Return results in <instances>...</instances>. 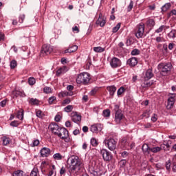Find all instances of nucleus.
Listing matches in <instances>:
<instances>
[{
  "label": "nucleus",
  "mask_w": 176,
  "mask_h": 176,
  "mask_svg": "<svg viewBox=\"0 0 176 176\" xmlns=\"http://www.w3.org/2000/svg\"><path fill=\"white\" fill-rule=\"evenodd\" d=\"M67 164L69 166V173L70 175H72L76 170L79 171L82 167H83V163H82V160L76 155H72L67 160Z\"/></svg>",
  "instance_id": "f257e3e1"
},
{
  "label": "nucleus",
  "mask_w": 176,
  "mask_h": 176,
  "mask_svg": "<svg viewBox=\"0 0 176 176\" xmlns=\"http://www.w3.org/2000/svg\"><path fill=\"white\" fill-rule=\"evenodd\" d=\"M159 71L160 72L161 75L162 76H166V75H168L171 71V68H173V65L171 63H160L157 67Z\"/></svg>",
  "instance_id": "f03ea898"
},
{
  "label": "nucleus",
  "mask_w": 176,
  "mask_h": 176,
  "mask_svg": "<svg viewBox=\"0 0 176 176\" xmlns=\"http://www.w3.org/2000/svg\"><path fill=\"white\" fill-rule=\"evenodd\" d=\"M89 82L90 74L87 72L80 74L76 78V82L78 85H87Z\"/></svg>",
  "instance_id": "7ed1b4c3"
},
{
  "label": "nucleus",
  "mask_w": 176,
  "mask_h": 176,
  "mask_svg": "<svg viewBox=\"0 0 176 176\" xmlns=\"http://www.w3.org/2000/svg\"><path fill=\"white\" fill-rule=\"evenodd\" d=\"M59 138L61 140H64L65 142H71V138H69V132L65 127H61L60 129L59 132L56 134Z\"/></svg>",
  "instance_id": "20e7f679"
},
{
  "label": "nucleus",
  "mask_w": 176,
  "mask_h": 176,
  "mask_svg": "<svg viewBox=\"0 0 176 176\" xmlns=\"http://www.w3.org/2000/svg\"><path fill=\"white\" fill-rule=\"evenodd\" d=\"M114 111L116 113V116H115L116 122L117 123V124H120V122H122V120L123 119V118H124V116L122 113V110L119 109V105L118 104H116L114 106Z\"/></svg>",
  "instance_id": "39448f33"
},
{
  "label": "nucleus",
  "mask_w": 176,
  "mask_h": 176,
  "mask_svg": "<svg viewBox=\"0 0 176 176\" xmlns=\"http://www.w3.org/2000/svg\"><path fill=\"white\" fill-rule=\"evenodd\" d=\"M100 155L102 156L103 160L104 162H111L113 156L112 153L105 148H102L100 152Z\"/></svg>",
  "instance_id": "423d86ee"
},
{
  "label": "nucleus",
  "mask_w": 176,
  "mask_h": 176,
  "mask_svg": "<svg viewBox=\"0 0 176 176\" xmlns=\"http://www.w3.org/2000/svg\"><path fill=\"white\" fill-rule=\"evenodd\" d=\"M53 52V48L50 45H43L40 52L41 57H45V56H48Z\"/></svg>",
  "instance_id": "0eeeda50"
},
{
  "label": "nucleus",
  "mask_w": 176,
  "mask_h": 176,
  "mask_svg": "<svg viewBox=\"0 0 176 176\" xmlns=\"http://www.w3.org/2000/svg\"><path fill=\"white\" fill-rule=\"evenodd\" d=\"M104 144L107 145L108 149L109 151H115L116 149V145L118 144V142L115 141V139L110 138L104 140Z\"/></svg>",
  "instance_id": "6e6552de"
},
{
  "label": "nucleus",
  "mask_w": 176,
  "mask_h": 176,
  "mask_svg": "<svg viewBox=\"0 0 176 176\" xmlns=\"http://www.w3.org/2000/svg\"><path fill=\"white\" fill-rule=\"evenodd\" d=\"M89 172L90 174H91L94 176H101L102 175V171L100 168H98V166L94 165L89 166Z\"/></svg>",
  "instance_id": "1a4fd4ad"
},
{
  "label": "nucleus",
  "mask_w": 176,
  "mask_h": 176,
  "mask_svg": "<svg viewBox=\"0 0 176 176\" xmlns=\"http://www.w3.org/2000/svg\"><path fill=\"white\" fill-rule=\"evenodd\" d=\"M168 104L166 105L167 109H171L173 107H174V104H175V97L176 94H168Z\"/></svg>",
  "instance_id": "9d476101"
},
{
  "label": "nucleus",
  "mask_w": 176,
  "mask_h": 176,
  "mask_svg": "<svg viewBox=\"0 0 176 176\" xmlns=\"http://www.w3.org/2000/svg\"><path fill=\"white\" fill-rule=\"evenodd\" d=\"M145 31V25L144 23L138 25V30L135 34L136 38L138 39L144 36V32Z\"/></svg>",
  "instance_id": "9b49d317"
},
{
  "label": "nucleus",
  "mask_w": 176,
  "mask_h": 176,
  "mask_svg": "<svg viewBox=\"0 0 176 176\" xmlns=\"http://www.w3.org/2000/svg\"><path fill=\"white\" fill-rule=\"evenodd\" d=\"M49 129L55 135H57L58 133L60 131V129H61V126H58L57 123L52 122L49 125Z\"/></svg>",
  "instance_id": "f8f14e48"
},
{
  "label": "nucleus",
  "mask_w": 176,
  "mask_h": 176,
  "mask_svg": "<svg viewBox=\"0 0 176 176\" xmlns=\"http://www.w3.org/2000/svg\"><path fill=\"white\" fill-rule=\"evenodd\" d=\"M71 116L72 122L77 123V124H79L82 121V116L78 114V112L73 111L71 113Z\"/></svg>",
  "instance_id": "ddd939ff"
},
{
  "label": "nucleus",
  "mask_w": 176,
  "mask_h": 176,
  "mask_svg": "<svg viewBox=\"0 0 176 176\" xmlns=\"http://www.w3.org/2000/svg\"><path fill=\"white\" fill-rule=\"evenodd\" d=\"M110 65L112 68H118V67L122 65V61H120L119 58L113 57L110 61Z\"/></svg>",
  "instance_id": "4468645a"
},
{
  "label": "nucleus",
  "mask_w": 176,
  "mask_h": 176,
  "mask_svg": "<svg viewBox=\"0 0 176 176\" xmlns=\"http://www.w3.org/2000/svg\"><path fill=\"white\" fill-rule=\"evenodd\" d=\"M107 18L102 17V14H99L98 19L96 21V24L98 25H100V27H104L105 25V23H107L106 21Z\"/></svg>",
  "instance_id": "2eb2a0df"
},
{
  "label": "nucleus",
  "mask_w": 176,
  "mask_h": 176,
  "mask_svg": "<svg viewBox=\"0 0 176 176\" xmlns=\"http://www.w3.org/2000/svg\"><path fill=\"white\" fill-rule=\"evenodd\" d=\"M50 148L46 147H43L40 151L42 157H47V156H50Z\"/></svg>",
  "instance_id": "dca6fc26"
},
{
  "label": "nucleus",
  "mask_w": 176,
  "mask_h": 176,
  "mask_svg": "<svg viewBox=\"0 0 176 176\" xmlns=\"http://www.w3.org/2000/svg\"><path fill=\"white\" fill-rule=\"evenodd\" d=\"M126 64L129 67H135L138 64V60L135 57H132L127 60Z\"/></svg>",
  "instance_id": "f3484780"
},
{
  "label": "nucleus",
  "mask_w": 176,
  "mask_h": 176,
  "mask_svg": "<svg viewBox=\"0 0 176 176\" xmlns=\"http://www.w3.org/2000/svg\"><path fill=\"white\" fill-rule=\"evenodd\" d=\"M101 130L102 129L100 124H96L90 127V131L92 133H97V131H101Z\"/></svg>",
  "instance_id": "a211bd4d"
},
{
  "label": "nucleus",
  "mask_w": 176,
  "mask_h": 176,
  "mask_svg": "<svg viewBox=\"0 0 176 176\" xmlns=\"http://www.w3.org/2000/svg\"><path fill=\"white\" fill-rule=\"evenodd\" d=\"M78 50V45L69 46L68 49L64 51L65 54L67 53H75Z\"/></svg>",
  "instance_id": "6ab92c4d"
},
{
  "label": "nucleus",
  "mask_w": 176,
  "mask_h": 176,
  "mask_svg": "<svg viewBox=\"0 0 176 176\" xmlns=\"http://www.w3.org/2000/svg\"><path fill=\"white\" fill-rule=\"evenodd\" d=\"M120 145L122 148H127L130 143L129 142V139L127 138H123L120 141Z\"/></svg>",
  "instance_id": "aec40b11"
},
{
  "label": "nucleus",
  "mask_w": 176,
  "mask_h": 176,
  "mask_svg": "<svg viewBox=\"0 0 176 176\" xmlns=\"http://www.w3.org/2000/svg\"><path fill=\"white\" fill-rule=\"evenodd\" d=\"M107 90L109 92L111 97H113L115 93L116 92V87L110 86L107 87Z\"/></svg>",
  "instance_id": "412c9836"
},
{
  "label": "nucleus",
  "mask_w": 176,
  "mask_h": 176,
  "mask_svg": "<svg viewBox=\"0 0 176 176\" xmlns=\"http://www.w3.org/2000/svg\"><path fill=\"white\" fill-rule=\"evenodd\" d=\"M153 77V73H152V70L148 69L146 72L145 76H144V80H149L151 78Z\"/></svg>",
  "instance_id": "4be33fe9"
},
{
  "label": "nucleus",
  "mask_w": 176,
  "mask_h": 176,
  "mask_svg": "<svg viewBox=\"0 0 176 176\" xmlns=\"http://www.w3.org/2000/svg\"><path fill=\"white\" fill-rule=\"evenodd\" d=\"M155 24H156V23L153 19H148L146 22V25L147 27H150V28H153V27H155Z\"/></svg>",
  "instance_id": "5701e85b"
},
{
  "label": "nucleus",
  "mask_w": 176,
  "mask_h": 176,
  "mask_svg": "<svg viewBox=\"0 0 176 176\" xmlns=\"http://www.w3.org/2000/svg\"><path fill=\"white\" fill-rule=\"evenodd\" d=\"M142 151L144 152V153H151V147L148 146V144H143L142 147Z\"/></svg>",
  "instance_id": "b1692460"
},
{
  "label": "nucleus",
  "mask_w": 176,
  "mask_h": 176,
  "mask_svg": "<svg viewBox=\"0 0 176 176\" xmlns=\"http://www.w3.org/2000/svg\"><path fill=\"white\" fill-rule=\"evenodd\" d=\"M171 8V3H166L162 7V12H167Z\"/></svg>",
  "instance_id": "393cba45"
},
{
  "label": "nucleus",
  "mask_w": 176,
  "mask_h": 176,
  "mask_svg": "<svg viewBox=\"0 0 176 176\" xmlns=\"http://www.w3.org/2000/svg\"><path fill=\"white\" fill-rule=\"evenodd\" d=\"M153 85V82L144 80V82L142 85V87H151Z\"/></svg>",
  "instance_id": "a878e982"
},
{
  "label": "nucleus",
  "mask_w": 176,
  "mask_h": 176,
  "mask_svg": "<svg viewBox=\"0 0 176 176\" xmlns=\"http://www.w3.org/2000/svg\"><path fill=\"white\" fill-rule=\"evenodd\" d=\"M29 104H31V105H39V100L36 98H31L29 100Z\"/></svg>",
  "instance_id": "bb28decb"
},
{
  "label": "nucleus",
  "mask_w": 176,
  "mask_h": 176,
  "mask_svg": "<svg viewBox=\"0 0 176 176\" xmlns=\"http://www.w3.org/2000/svg\"><path fill=\"white\" fill-rule=\"evenodd\" d=\"M160 151H162V148L159 146L150 148V152L153 153H157V152H160Z\"/></svg>",
  "instance_id": "cd10ccee"
},
{
  "label": "nucleus",
  "mask_w": 176,
  "mask_h": 176,
  "mask_svg": "<svg viewBox=\"0 0 176 176\" xmlns=\"http://www.w3.org/2000/svg\"><path fill=\"white\" fill-rule=\"evenodd\" d=\"M16 118L20 119V120H23L24 118V110H22V111H19L16 114Z\"/></svg>",
  "instance_id": "c85d7f7f"
},
{
  "label": "nucleus",
  "mask_w": 176,
  "mask_h": 176,
  "mask_svg": "<svg viewBox=\"0 0 176 176\" xmlns=\"http://www.w3.org/2000/svg\"><path fill=\"white\" fill-rule=\"evenodd\" d=\"M164 149V151H170V144L166 143L161 144V150Z\"/></svg>",
  "instance_id": "c756f323"
},
{
  "label": "nucleus",
  "mask_w": 176,
  "mask_h": 176,
  "mask_svg": "<svg viewBox=\"0 0 176 176\" xmlns=\"http://www.w3.org/2000/svg\"><path fill=\"white\" fill-rule=\"evenodd\" d=\"M105 50V48H103L102 47H94V51L96 52V53H102Z\"/></svg>",
  "instance_id": "7c9ffc66"
},
{
  "label": "nucleus",
  "mask_w": 176,
  "mask_h": 176,
  "mask_svg": "<svg viewBox=\"0 0 176 176\" xmlns=\"http://www.w3.org/2000/svg\"><path fill=\"white\" fill-rule=\"evenodd\" d=\"M91 144L92 146H98V140L94 138H92L90 140Z\"/></svg>",
  "instance_id": "2f4dec72"
},
{
  "label": "nucleus",
  "mask_w": 176,
  "mask_h": 176,
  "mask_svg": "<svg viewBox=\"0 0 176 176\" xmlns=\"http://www.w3.org/2000/svg\"><path fill=\"white\" fill-rule=\"evenodd\" d=\"M124 91H126V88H124V87H120L117 91V94H118V97L122 96V94H123V93H124Z\"/></svg>",
  "instance_id": "473e14b6"
},
{
  "label": "nucleus",
  "mask_w": 176,
  "mask_h": 176,
  "mask_svg": "<svg viewBox=\"0 0 176 176\" xmlns=\"http://www.w3.org/2000/svg\"><path fill=\"white\" fill-rule=\"evenodd\" d=\"M67 96H72V94L67 91H62L58 94V97H67Z\"/></svg>",
  "instance_id": "72a5a7b5"
},
{
  "label": "nucleus",
  "mask_w": 176,
  "mask_h": 176,
  "mask_svg": "<svg viewBox=\"0 0 176 176\" xmlns=\"http://www.w3.org/2000/svg\"><path fill=\"white\" fill-rule=\"evenodd\" d=\"M72 109H74V106L72 105H67L64 108L65 112L67 113L72 112Z\"/></svg>",
  "instance_id": "f704fd0d"
},
{
  "label": "nucleus",
  "mask_w": 176,
  "mask_h": 176,
  "mask_svg": "<svg viewBox=\"0 0 176 176\" xmlns=\"http://www.w3.org/2000/svg\"><path fill=\"white\" fill-rule=\"evenodd\" d=\"M38 173H39L38 168H34L30 173V176H38Z\"/></svg>",
  "instance_id": "c9c22d12"
},
{
  "label": "nucleus",
  "mask_w": 176,
  "mask_h": 176,
  "mask_svg": "<svg viewBox=\"0 0 176 176\" xmlns=\"http://www.w3.org/2000/svg\"><path fill=\"white\" fill-rule=\"evenodd\" d=\"M23 173L24 172H23V170H18L14 172V173L12 174V176H23Z\"/></svg>",
  "instance_id": "e433bc0d"
},
{
  "label": "nucleus",
  "mask_w": 176,
  "mask_h": 176,
  "mask_svg": "<svg viewBox=\"0 0 176 176\" xmlns=\"http://www.w3.org/2000/svg\"><path fill=\"white\" fill-rule=\"evenodd\" d=\"M103 116L105 118H109L111 116V111L109 109H106L103 111Z\"/></svg>",
  "instance_id": "4c0bfd02"
},
{
  "label": "nucleus",
  "mask_w": 176,
  "mask_h": 176,
  "mask_svg": "<svg viewBox=\"0 0 176 176\" xmlns=\"http://www.w3.org/2000/svg\"><path fill=\"white\" fill-rule=\"evenodd\" d=\"M53 157L55 160H61L63 159V156L60 153H56L53 155Z\"/></svg>",
  "instance_id": "58836bf2"
},
{
  "label": "nucleus",
  "mask_w": 176,
  "mask_h": 176,
  "mask_svg": "<svg viewBox=\"0 0 176 176\" xmlns=\"http://www.w3.org/2000/svg\"><path fill=\"white\" fill-rule=\"evenodd\" d=\"M120 28V23H118L116 26H115L114 28H113V30L112 32H113V34H115L116 32H118V31H119Z\"/></svg>",
  "instance_id": "ea45409f"
},
{
  "label": "nucleus",
  "mask_w": 176,
  "mask_h": 176,
  "mask_svg": "<svg viewBox=\"0 0 176 176\" xmlns=\"http://www.w3.org/2000/svg\"><path fill=\"white\" fill-rule=\"evenodd\" d=\"M10 140L7 137H3V145H8L10 144Z\"/></svg>",
  "instance_id": "a19ab883"
},
{
  "label": "nucleus",
  "mask_w": 176,
  "mask_h": 176,
  "mask_svg": "<svg viewBox=\"0 0 176 176\" xmlns=\"http://www.w3.org/2000/svg\"><path fill=\"white\" fill-rule=\"evenodd\" d=\"M133 6H134V1H131L129 5L127 7V12H131Z\"/></svg>",
  "instance_id": "79ce46f5"
},
{
  "label": "nucleus",
  "mask_w": 176,
  "mask_h": 176,
  "mask_svg": "<svg viewBox=\"0 0 176 176\" xmlns=\"http://www.w3.org/2000/svg\"><path fill=\"white\" fill-rule=\"evenodd\" d=\"M16 67H17V61L14 60H12L10 63V68L14 69V68H16Z\"/></svg>",
  "instance_id": "37998d69"
},
{
  "label": "nucleus",
  "mask_w": 176,
  "mask_h": 176,
  "mask_svg": "<svg viewBox=\"0 0 176 176\" xmlns=\"http://www.w3.org/2000/svg\"><path fill=\"white\" fill-rule=\"evenodd\" d=\"M166 168L168 171L171 170V161L168 160L166 162Z\"/></svg>",
  "instance_id": "c03bdc74"
},
{
  "label": "nucleus",
  "mask_w": 176,
  "mask_h": 176,
  "mask_svg": "<svg viewBox=\"0 0 176 176\" xmlns=\"http://www.w3.org/2000/svg\"><path fill=\"white\" fill-rule=\"evenodd\" d=\"M43 91L46 94H49L52 93V88H50L49 87H45L43 88Z\"/></svg>",
  "instance_id": "a18cd8bd"
},
{
  "label": "nucleus",
  "mask_w": 176,
  "mask_h": 176,
  "mask_svg": "<svg viewBox=\"0 0 176 176\" xmlns=\"http://www.w3.org/2000/svg\"><path fill=\"white\" fill-rule=\"evenodd\" d=\"M28 83L29 85H30L31 86H32L33 85H35V78L34 77H30L28 79Z\"/></svg>",
  "instance_id": "49530a36"
},
{
  "label": "nucleus",
  "mask_w": 176,
  "mask_h": 176,
  "mask_svg": "<svg viewBox=\"0 0 176 176\" xmlns=\"http://www.w3.org/2000/svg\"><path fill=\"white\" fill-rule=\"evenodd\" d=\"M140 51L138 49H134L131 52L132 56H137V55L140 54Z\"/></svg>",
  "instance_id": "de8ad7c7"
},
{
  "label": "nucleus",
  "mask_w": 176,
  "mask_h": 176,
  "mask_svg": "<svg viewBox=\"0 0 176 176\" xmlns=\"http://www.w3.org/2000/svg\"><path fill=\"white\" fill-rule=\"evenodd\" d=\"M56 100H57V98L55 96H52V97L49 98L48 102H49V104H52Z\"/></svg>",
  "instance_id": "09e8293b"
},
{
  "label": "nucleus",
  "mask_w": 176,
  "mask_h": 176,
  "mask_svg": "<svg viewBox=\"0 0 176 176\" xmlns=\"http://www.w3.org/2000/svg\"><path fill=\"white\" fill-rule=\"evenodd\" d=\"M164 28H166L165 25H161L158 29L155 30V32H157V34H159L162 32L164 30Z\"/></svg>",
  "instance_id": "8fccbe9b"
},
{
  "label": "nucleus",
  "mask_w": 176,
  "mask_h": 176,
  "mask_svg": "<svg viewBox=\"0 0 176 176\" xmlns=\"http://www.w3.org/2000/svg\"><path fill=\"white\" fill-rule=\"evenodd\" d=\"M64 73V68L60 67L56 71V76H60L61 74Z\"/></svg>",
  "instance_id": "3c124183"
},
{
  "label": "nucleus",
  "mask_w": 176,
  "mask_h": 176,
  "mask_svg": "<svg viewBox=\"0 0 176 176\" xmlns=\"http://www.w3.org/2000/svg\"><path fill=\"white\" fill-rule=\"evenodd\" d=\"M168 36L169 38H174L175 36V31L172 30L171 32H170L169 34H168Z\"/></svg>",
  "instance_id": "603ef678"
},
{
  "label": "nucleus",
  "mask_w": 176,
  "mask_h": 176,
  "mask_svg": "<svg viewBox=\"0 0 176 176\" xmlns=\"http://www.w3.org/2000/svg\"><path fill=\"white\" fill-rule=\"evenodd\" d=\"M71 102V99L69 98H66L63 100V105H67Z\"/></svg>",
  "instance_id": "864d4df0"
},
{
  "label": "nucleus",
  "mask_w": 176,
  "mask_h": 176,
  "mask_svg": "<svg viewBox=\"0 0 176 176\" xmlns=\"http://www.w3.org/2000/svg\"><path fill=\"white\" fill-rule=\"evenodd\" d=\"M24 19H25V14H21L19 16V23H23Z\"/></svg>",
  "instance_id": "5fc2aeb1"
},
{
  "label": "nucleus",
  "mask_w": 176,
  "mask_h": 176,
  "mask_svg": "<svg viewBox=\"0 0 176 176\" xmlns=\"http://www.w3.org/2000/svg\"><path fill=\"white\" fill-rule=\"evenodd\" d=\"M10 126H12V127H17V126H19V122L17 121H12L10 123Z\"/></svg>",
  "instance_id": "6e6d98bb"
},
{
  "label": "nucleus",
  "mask_w": 176,
  "mask_h": 176,
  "mask_svg": "<svg viewBox=\"0 0 176 176\" xmlns=\"http://www.w3.org/2000/svg\"><path fill=\"white\" fill-rule=\"evenodd\" d=\"M21 93H20V91H13V96H14V98L16 97H19V96H20Z\"/></svg>",
  "instance_id": "4d7b16f0"
},
{
  "label": "nucleus",
  "mask_w": 176,
  "mask_h": 176,
  "mask_svg": "<svg viewBox=\"0 0 176 176\" xmlns=\"http://www.w3.org/2000/svg\"><path fill=\"white\" fill-rule=\"evenodd\" d=\"M126 160H122L120 162V167H124V166H126Z\"/></svg>",
  "instance_id": "13d9d810"
},
{
  "label": "nucleus",
  "mask_w": 176,
  "mask_h": 176,
  "mask_svg": "<svg viewBox=\"0 0 176 176\" xmlns=\"http://www.w3.org/2000/svg\"><path fill=\"white\" fill-rule=\"evenodd\" d=\"M36 116H37V118H42V111L38 110L36 112Z\"/></svg>",
  "instance_id": "bf43d9fd"
},
{
  "label": "nucleus",
  "mask_w": 176,
  "mask_h": 176,
  "mask_svg": "<svg viewBox=\"0 0 176 176\" xmlns=\"http://www.w3.org/2000/svg\"><path fill=\"white\" fill-rule=\"evenodd\" d=\"M54 120H55V122H60V120H61V116H60V115H56V116H55V118H54Z\"/></svg>",
  "instance_id": "052dcab7"
},
{
  "label": "nucleus",
  "mask_w": 176,
  "mask_h": 176,
  "mask_svg": "<svg viewBox=\"0 0 176 176\" xmlns=\"http://www.w3.org/2000/svg\"><path fill=\"white\" fill-rule=\"evenodd\" d=\"M39 145V140H35L33 142V146H38Z\"/></svg>",
  "instance_id": "680f3d73"
},
{
  "label": "nucleus",
  "mask_w": 176,
  "mask_h": 176,
  "mask_svg": "<svg viewBox=\"0 0 176 176\" xmlns=\"http://www.w3.org/2000/svg\"><path fill=\"white\" fill-rule=\"evenodd\" d=\"M60 175H63L64 174H65V168H64V166H63L60 170Z\"/></svg>",
  "instance_id": "e2e57ef3"
},
{
  "label": "nucleus",
  "mask_w": 176,
  "mask_h": 176,
  "mask_svg": "<svg viewBox=\"0 0 176 176\" xmlns=\"http://www.w3.org/2000/svg\"><path fill=\"white\" fill-rule=\"evenodd\" d=\"M121 155L122 157H127V156H129V153H127V151H124L121 153Z\"/></svg>",
  "instance_id": "0e129e2a"
},
{
  "label": "nucleus",
  "mask_w": 176,
  "mask_h": 176,
  "mask_svg": "<svg viewBox=\"0 0 176 176\" xmlns=\"http://www.w3.org/2000/svg\"><path fill=\"white\" fill-rule=\"evenodd\" d=\"M175 15H176V10H173L169 13V16H175Z\"/></svg>",
  "instance_id": "69168bd1"
},
{
  "label": "nucleus",
  "mask_w": 176,
  "mask_h": 176,
  "mask_svg": "<svg viewBox=\"0 0 176 176\" xmlns=\"http://www.w3.org/2000/svg\"><path fill=\"white\" fill-rule=\"evenodd\" d=\"M0 105H1V107H2L3 108V107H5L6 105V100L1 101L0 102Z\"/></svg>",
  "instance_id": "338daca9"
},
{
  "label": "nucleus",
  "mask_w": 176,
  "mask_h": 176,
  "mask_svg": "<svg viewBox=\"0 0 176 176\" xmlns=\"http://www.w3.org/2000/svg\"><path fill=\"white\" fill-rule=\"evenodd\" d=\"M172 170H173V171H174V173H176V163L175 162L173 163Z\"/></svg>",
  "instance_id": "774afa93"
}]
</instances>
